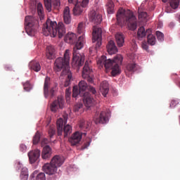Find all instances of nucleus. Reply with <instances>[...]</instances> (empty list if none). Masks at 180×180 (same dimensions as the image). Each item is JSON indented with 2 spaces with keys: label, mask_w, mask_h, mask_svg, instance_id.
Listing matches in <instances>:
<instances>
[{
  "label": "nucleus",
  "mask_w": 180,
  "mask_h": 180,
  "mask_svg": "<svg viewBox=\"0 0 180 180\" xmlns=\"http://www.w3.org/2000/svg\"><path fill=\"white\" fill-rule=\"evenodd\" d=\"M109 113L105 111L101 112V113L96 112L94 116L93 120L95 124H106L109 121Z\"/></svg>",
  "instance_id": "nucleus-9"
},
{
  "label": "nucleus",
  "mask_w": 180,
  "mask_h": 180,
  "mask_svg": "<svg viewBox=\"0 0 180 180\" xmlns=\"http://www.w3.org/2000/svg\"><path fill=\"white\" fill-rule=\"evenodd\" d=\"M84 22H80L77 26V33L83 35L79 37V39L76 41V44L73 47V59L72 60V67L77 68V71L82 67L85 62V56L83 53H79V50L84 47L85 43V36L84 34Z\"/></svg>",
  "instance_id": "nucleus-1"
},
{
  "label": "nucleus",
  "mask_w": 180,
  "mask_h": 180,
  "mask_svg": "<svg viewBox=\"0 0 180 180\" xmlns=\"http://www.w3.org/2000/svg\"><path fill=\"white\" fill-rule=\"evenodd\" d=\"M89 90L91 93H92L93 94H96V90L95 89V88L92 87V86H89Z\"/></svg>",
  "instance_id": "nucleus-51"
},
{
  "label": "nucleus",
  "mask_w": 180,
  "mask_h": 180,
  "mask_svg": "<svg viewBox=\"0 0 180 180\" xmlns=\"http://www.w3.org/2000/svg\"><path fill=\"white\" fill-rule=\"evenodd\" d=\"M163 3H167L169 1L170 7L175 10L179 6V0H162Z\"/></svg>",
  "instance_id": "nucleus-31"
},
{
  "label": "nucleus",
  "mask_w": 180,
  "mask_h": 180,
  "mask_svg": "<svg viewBox=\"0 0 180 180\" xmlns=\"http://www.w3.org/2000/svg\"><path fill=\"white\" fill-rule=\"evenodd\" d=\"M43 34L46 37H56L58 35L59 39H61L66 34V29L62 22L57 24L56 21L47 20L43 26Z\"/></svg>",
  "instance_id": "nucleus-3"
},
{
  "label": "nucleus",
  "mask_w": 180,
  "mask_h": 180,
  "mask_svg": "<svg viewBox=\"0 0 180 180\" xmlns=\"http://www.w3.org/2000/svg\"><path fill=\"white\" fill-rule=\"evenodd\" d=\"M83 108V105L82 103L76 104L75 107L73 108V111L75 112H79L80 110H82Z\"/></svg>",
  "instance_id": "nucleus-42"
},
{
  "label": "nucleus",
  "mask_w": 180,
  "mask_h": 180,
  "mask_svg": "<svg viewBox=\"0 0 180 180\" xmlns=\"http://www.w3.org/2000/svg\"><path fill=\"white\" fill-rule=\"evenodd\" d=\"M89 20L90 22L98 25L102 22V15L97 13L96 11H91L89 14Z\"/></svg>",
  "instance_id": "nucleus-13"
},
{
  "label": "nucleus",
  "mask_w": 180,
  "mask_h": 180,
  "mask_svg": "<svg viewBox=\"0 0 180 180\" xmlns=\"http://www.w3.org/2000/svg\"><path fill=\"white\" fill-rule=\"evenodd\" d=\"M174 22H170L169 25V27L170 28L174 27Z\"/></svg>",
  "instance_id": "nucleus-60"
},
{
  "label": "nucleus",
  "mask_w": 180,
  "mask_h": 180,
  "mask_svg": "<svg viewBox=\"0 0 180 180\" xmlns=\"http://www.w3.org/2000/svg\"><path fill=\"white\" fill-rule=\"evenodd\" d=\"M100 91L101 94L104 96L106 97L107 95L109 93V84L106 80H103L100 86Z\"/></svg>",
  "instance_id": "nucleus-24"
},
{
  "label": "nucleus",
  "mask_w": 180,
  "mask_h": 180,
  "mask_svg": "<svg viewBox=\"0 0 180 180\" xmlns=\"http://www.w3.org/2000/svg\"><path fill=\"white\" fill-rule=\"evenodd\" d=\"M49 142L47 139H43L41 142V146H44L46 144L49 143Z\"/></svg>",
  "instance_id": "nucleus-47"
},
{
  "label": "nucleus",
  "mask_w": 180,
  "mask_h": 180,
  "mask_svg": "<svg viewBox=\"0 0 180 180\" xmlns=\"http://www.w3.org/2000/svg\"><path fill=\"white\" fill-rule=\"evenodd\" d=\"M82 134L79 131L75 132L74 134L69 139V142L72 146H77L81 141Z\"/></svg>",
  "instance_id": "nucleus-17"
},
{
  "label": "nucleus",
  "mask_w": 180,
  "mask_h": 180,
  "mask_svg": "<svg viewBox=\"0 0 180 180\" xmlns=\"http://www.w3.org/2000/svg\"><path fill=\"white\" fill-rule=\"evenodd\" d=\"M170 8L169 7H167L166 9H165V12L167 13H171V10H169Z\"/></svg>",
  "instance_id": "nucleus-57"
},
{
  "label": "nucleus",
  "mask_w": 180,
  "mask_h": 180,
  "mask_svg": "<svg viewBox=\"0 0 180 180\" xmlns=\"http://www.w3.org/2000/svg\"><path fill=\"white\" fill-rule=\"evenodd\" d=\"M44 4L46 10L49 12L51 11V8H52V1L51 0H44Z\"/></svg>",
  "instance_id": "nucleus-38"
},
{
  "label": "nucleus",
  "mask_w": 180,
  "mask_h": 180,
  "mask_svg": "<svg viewBox=\"0 0 180 180\" xmlns=\"http://www.w3.org/2000/svg\"><path fill=\"white\" fill-rule=\"evenodd\" d=\"M20 175H28V169L27 167H22Z\"/></svg>",
  "instance_id": "nucleus-45"
},
{
  "label": "nucleus",
  "mask_w": 180,
  "mask_h": 180,
  "mask_svg": "<svg viewBox=\"0 0 180 180\" xmlns=\"http://www.w3.org/2000/svg\"><path fill=\"white\" fill-rule=\"evenodd\" d=\"M65 42L72 44L77 41V34L73 32H68L65 37Z\"/></svg>",
  "instance_id": "nucleus-26"
},
{
  "label": "nucleus",
  "mask_w": 180,
  "mask_h": 180,
  "mask_svg": "<svg viewBox=\"0 0 180 180\" xmlns=\"http://www.w3.org/2000/svg\"><path fill=\"white\" fill-rule=\"evenodd\" d=\"M82 97H83V103H84L86 107L90 108L95 104L94 99L89 93H84V95L82 96Z\"/></svg>",
  "instance_id": "nucleus-18"
},
{
  "label": "nucleus",
  "mask_w": 180,
  "mask_h": 180,
  "mask_svg": "<svg viewBox=\"0 0 180 180\" xmlns=\"http://www.w3.org/2000/svg\"><path fill=\"white\" fill-rule=\"evenodd\" d=\"M46 57L49 60H53L56 57V49L53 45L46 47Z\"/></svg>",
  "instance_id": "nucleus-23"
},
{
  "label": "nucleus",
  "mask_w": 180,
  "mask_h": 180,
  "mask_svg": "<svg viewBox=\"0 0 180 180\" xmlns=\"http://www.w3.org/2000/svg\"><path fill=\"white\" fill-rule=\"evenodd\" d=\"M115 4L112 1H108L107 4V13L108 14H113L115 13Z\"/></svg>",
  "instance_id": "nucleus-34"
},
{
  "label": "nucleus",
  "mask_w": 180,
  "mask_h": 180,
  "mask_svg": "<svg viewBox=\"0 0 180 180\" xmlns=\"http://www.w3.org/2000/svg\"><path fill=\"white\" fill-rule=\"evenodd\" d=\"M90 146V142H87L84 143V146H83V148H87Z\"/></svg>",
  "instance_id": "nucleus-56"
},
{
  "label": "nucleus",
  "mask_w": 180,
  "mask_h": 180,
  "mask_svg": "<svg viewBox=\"0 0 180 180\" xmlns=\"http://www.w3.org/2000/svg\"><path fill=\"white\" fill-rule=\"evenodd\" d=\"M102 28L98 26H93L92 43L95 44L94 50L97 51L102 44Z\"/></svg>",
  "instance_id": "nucleus-8"
},
{
  "label": "nucleus",
  "mask_w": 180,
  "mask_h": 180,
  "mask_svg": "<svg viewBox=\"0 0 180 180\" xmlns=\"http://www.w3.org/2000/svg\"><path fill=\"white\" fill-rule=\"evenodd\" d=\"M20 150L22 151V152H25L26 150H27V146L25 145V144H21L20 146Z\"/></svg>",
  "instance_id": "nucleus-48"
},
{
  "label": "nucleus",
  "mask_w": 180,
  "mask_h": 180,
  "mask_svg": "<svg viewBox=\"0 0 180 180\" xmlns=\"http://www.w3.org/2000/svg\"><path fill=\"white\" fill-rule=\"evenodd\" d=\"M89 0H83L82 3L79 1L75 3V8H73V15H79L82 13L84 8L86 7Z\"/></svg>",
  "instance_id": "nucleus-11"
},
{
  "label": "nucleus",
  "mask_w": 180,
  "mask_h": 180,
  "mask_svg": "<svg viewBox=\"0 0 180 180\" xmlns=\"http://www.w3.org/2000/svg\"><path fill=\"white\" fill-rule=\"evenodd\" d=\"M126 69L129 72H134L137 70V65L136 63H129L127 65Z\"/></svg>",
  "instance_id": "nucleus-36"
},
{
  "label": "nucleus",
  "mask_w": 180,
  "mask_h": 180,
  "mask_svg": "<svg viewBox=\"0 0 180 180\" xmlns=\"http://www.w3.org/2000/svg\"><path fill=\"white\" fill-rule=\"evenodd\" d=\"M69 4H77L79 1V0H68Z\"/></svg>",
  "instance_id": "nucleus-53"
},
{
  "label": "nucleus",
  "mask_w": 180,
  "mask_h": 180,
  "mask_svg": "<svg viewBox=\"0 0 180 180\" xmlns=\"http://www.w3.org/2000/svg\"><path fill=\"white\" fill-rule=\"evenodd\" d=\"M54 92L55 91L53 90V89H52L50 91V94H51V96L53 97L54 96Z\"/></svg>",
  "instance_id": "nucleus-58"
},
{
  "label": "nucleus",
  "mask_w": 180,
  "mask_h": 180,
  "mask_svg": "<svg viewBox=\"0 0 180 180\" xmlns=\"http://www.w3.org/2000/svg\"><path fill=\"white\" fill-rule=\"evenodd\" d=\"M115 42H116L117 46L119 48L122 47L125 42V41H124L125 37H124V34L122 32H117L115 34Z\"/></svg>",
  "instance_id": "nucleus-21"
},
{
  "label": "nucleus",
  "mask_w": 180,
  "mask_h": 180,
  "mask_svg": "<svg viewBox=\"0 0 180 180\" xmlns=\"http://www.w3.org/2000/svg\"><path fill=\"white\" fill-rule=\"evenodd\" d=\"M39 140H40V134L39 131H37L33 138V143L37 144L39 142Z\"/></svg>",
  "instance_id": "nucleus-41"
},
{
  "label": "nucleus",
  "mask_w": 180,
  "mask_h": 180,
  "mask_svg": "<svg viewBox=\"0 0 180 180\" xmlns=\"http://www.w3.org/2000/svg\"><path fill=\"white\" fill-rule=\"evenodd\" d=\"M43 171L46 172L48 175H58V169L52 165L51 162L50 163H46L42 167Z\"/></svg>",
  "instance_id": "nucleus-14"
},
{
  "label": "nucleus",
  "mask_w": 180,
  "mask_h": 180,
  "mask_svg": "<svg viewBox=\"0 0 180 180\" xmlns=\"http://www.w3.org/2000/svg\"><path fill=\"white\" fill-rule=\"evenodd\" d=\"M148 44L150 46H155L156 44L157 40L155 36L149 33L147 37Z\"/></svg>",
  "instance_id": "nucleus-33"
},
{
  "label": "nucleus",
  "mask_w": 180,
  "mask_h": 180,
  "mask_svg": "<svg viewBox=\"0 0 180 180\" xmlns=\"http://www.w3.org/2000/svg\"><path fill=\"white\" fill-rule=\"evenodd\" d=\"M79 127H80V129L85 128V122L84 121L80 122V124L79 125Z\"/></svg>",
  "instance_id": "nucleus-52"
},
{
  "label": "nucleus",
  "mask_w": 180,
  "mask_h": 180,
  "mask_svg": "<svg viewBox=\"0 0 180 180\" xmlns=\"http://www.w3.org/2000/svg\"><path fill=\"white\" fill-rule=\"evenodd\" d=\"M107 51L109 55H113L117 53L118 49L115 45V43L113 40H110L108 41L106 46Z\"/></svg>",
  "instance_id": "nucleus-20"
},
{
  "label": "nucleus",
  "mask_w": 180,
  "mask_h": 180,
  "mask_svg": "<svg viewBox=\"0 0 180 180\" xmlns=\"http://www.w3.org/2000/svg\"><path fill=\"white\" fill-rule=\"evenodd\" d=\"M138 13H139V20L141 22H147V18L148 16L147 12L143 11L142 10L139 8Z\"/></svg>",
  "instance_id": "nucleus-30"
},
{
  "label": "nucleus",
  "mask_w": 180,
  "mask_h": 180,
  "mask_svg": "<svg viewBox=\"0 0 180 180\" xmlns=\"http://www.w3.org/2000/svg\"><path fill=\"white\" fill-rule=\"evenodd\" d=\"M68 90H66V98L67 100H68V98H70V94L68 93Z\"/></svg>",
  "instance_id": "nucleus-59"
},
{
  "label": "nucleus",
  "mask_w": 180,
  "mask_h": 180,
  "mask_svg": "<svg viewBox=\"0 0 180 180\" xmlns=\"http://www.w3.org/2000/svg\"><path fill=\"white\" fill-rule=\"evenodd\" d=\"M5 69L8 71L11 70V66H10L9 65H6L5 66Z\"/></svg>",
  "instance_id": "nucleus-55"
},
{
  "label": "nucleus",
  "mask_w": 180,
  "mask_h": 180,
  "mask_svg": "<svg viewBox=\"0 0 180 180\" xmlns=\"http://www.w3.org/2000/svg\"><path fill=\"white\" fill-rule=\"evenodd\" d=\"M155 34L158 41H164V33H162L160 31H156Z\"/></svg>",
  "instance_id": "nucleus-39"
},
{
  "label": "nucleus",
  "mask_w": 180,
  "mask_h": 180,
  "mask_svg": "<svg viewBox=\"0 0 180 180\" xmlns=\"http://www.w3.org/2000/svg\"><path fill=\"white\" fill-rule=\"evenodd\" d=\"M66 90H68V94H70V89H66Z\"/></svg>",
  "instance_id": "nucleus-62"
},
{
  "label": "nucleus",
  "mask_w": 180,
  "mask_h": 180,
  "mask_svg": "<svg viewBox=\"0 0 180 180\" xmlns=\"http://www.w3.org/2000/svg\"><path fill=\"white\" fill-rule=\"evenodd\" d=\"M82 77H83L84 79H87V82L89 83H93L94 82V79L92 77V69L89 66L88 61H86V63H84Z\"/></svg>",
  "instance_id": "nucleus-12"
},
{
  "label": "nucleus",
  "mask_w": 180,
  "mask_h": 180,
  "mask_svg": "<svg viewBox=\"0 0 180 180\" xmlns=\"http://www.w3.org/2000/svg\"><path fill=\"white\" fill-rule=\"evenodd\" d=\"M70 62V50L67 49L64 53V57H58L56 59L54 63V70L56 72H60L62 76L66 75L67 73L70 72L69 69Z\"/></svg>",
  "instance_id": "nucleus-5"
},
{
  "label": "nucleus",
  "mask_w": 180,
  "mask_h": 180,
  "mask_svg": "<svg viewBox=\"0 0 180 180\" xmlns=\"http://www.w3.org/2000/svg\"><path fill=\"white\" fill-rule=\"evenodd\" d=\"M64 99L63 97H58V99L53 101L51 105V110L56 112L58 109H63L64 107Z\"/></svg>",
  "instance_id": "nucleus-15"
},
{
  "label": "nucleus",
  "mask_w": 180,
  "mask_h": 180,
  "mask_svg": "<svg viewBox=\"0 0 180 180\" xmlns=\"http://www.w3.org/2000/svg\"><path fill=\"white\" fill-rule=\"evenodd\" d=\"M22 165H21L20 162H18V169H20V168H22Z\"/></svg>",
  "instance_id": "nucleus-61"
},
{
  "label": "nucleus",
  "mask_w": 180,
  "mask_h": 180,
  "mask_svg": "<svg viewBox=\"0 0 180 180\" xmlns=\"http://www.w3.org/2000/svg\"><path fill=\"white\" fill-rule=\"evenodd\" d=\"M23 87L26 91H30L32 89L31 84L28 81L23 84Z\"/></svg>",
  "instance_id": "nucleus-43"
},
{
  "label": "nucleus",
  "mask_w": 180,
  "mask_h": 180,
  "mask_svg": "<svg viewBox=\"0 0 180 180\" xmlns=\"http://www.w3.org/2000/svg\"><path fill=\"white\" fill-rule=\"evenodd\" d=\"M65 75H67L68 79L64 84V86L68 87L70 84V80L72 79V73L71 72H68V73H66Z\"/></svg>",
  "instance_id": "nucleus-37"
},
{
  "label": "nucleus",
  "mask_w": 180,
  "mask_h": 180,
  "mask_svg": "<svg viewBox=\"0 0 180 180\" xmlns=\"http://www.w3.org/2000/svg\"><path fill=\"white\" fill-rule=\"evenodd\" d=\"M64 21L66 25H70L71 22V16L70 13V8L66 6L63 11Z\"/></svg>",
  "instance_id": "nucleus-27"
},
{
  "label": "nucleus",
  "mask_w": 180,
  "mask_h": 180,
  "mask_svg": "<svg viewBox=\"0 0 180 180\" xmlns=\"http://www.w3.org/2000/svg\"><path fill=\"white\" fill-rule=\"evenodd\" d=\"M89 51H91V48L89 49Z\"/></svg>",
  "instance_id": "nucleus-63"
},
{
  "label": "nucleus",
  "mask_w": 180,
  "mask_h": 180,
  "mask_svg": "<svg viewBox=\"0 0 180 180\" xmlns=\"http://www.w3.org/2000/svg\"><path fill=\"white\" fill-rule=\"evenodd\" d=\"M52 154V150L51 148L49 146H46L41 153V158L43 160H49Z\"/></svg>",
  "instance_id": "nucleus-25"
},
{
  "label": "nucleus",
  "mask_w": 180,
  "mask_h": 180,
  "mask_svg": "<svg viewBox=\"0 0 180 180\" xmlns=\"http://www.w3.org/2000/svg\"><path fill=\"white\" fill-rule=\"evenodd\" d=\"M132 43H133L134 49H137V44L136 43V41L135 40H132Z\"/></svg>",
  "instance_id": "nucleus-54"
},
{
  "label": "nucleus",
  "mask_w": 180,
  "mask_h": 180,
  "mask_svg": "<svg viewBox=\"0 0 180 180\" xmlns=\"http://www.w3.org/2000/svg\"><path fill=\"white\" fill-rule=\"evenodd\" d=\"M25 30L28 35L34 37L38 27L39 22L34 17L27 15L25 17Z\"/></svg>",
  "instance_id": "nucleus-7"
},
{
  "label": "nucleus",
  "mask_w": 180,
  "mask_h": 180,
  "mask_svg": "<svg viewBox=\"0 0 180 180\" xmlns=\"http://www.w3.org/2000/svg\"><path fill=\"white\" fill-rule=\"evenodd\" d=\"M116 18L119 24L127 23L130 30L135 31L137 29V18L131 10L119 8Z\"/></svg>",
  "instance_id": "nucleus-4"
},
{
  "label": "nucleus",
  "mask_w": 180,
  "mask_h": 180,
  "mask_svg": "<svg viewBox=\"0 0 180 180\" xmlns=\"http://www.w3.org/2000/svg\"><path fill=\"white\" fill-rule=\"evenodd\" d=\"M29 68L30 70H34V72H39L41 70V66L38 61L32 60L29 64Z\"/></svg>",
  "instance_id": "nucleus-29"
},
{
  "label": "nucleus",
  "mask_w": 180,
  "mask_h": 180,
  "mask_svg": "<svg viewBox=\"0 0 180 180\" xmlns=\"http://www.w3.org/2000/svg\"><path fill=\"white\" fill-rule=\"evenodd\" d=\"M88 88V85L84 80H82V82H79V89L77 86H73V94L72 96L73 98H76L78 95L82 96L86 94L85 91Z\"/></svg>",
  "instance_id": "nucleus-10"
},
{
  "label": "nucleus",
  "mask_w": 180,
  "mask_h": 180,
  "mask_svg": "<svg viewBox=\"0 0 180 180\" xmlns=\"http://www.w3.org/2000/svg\"><path fill=\"white\" fill-rule=\"evenodd\" d=\"M141 47L145 51H148V45L146 41H143L141 44Z\"/></svg>",
  "instance_id": "nucleus-44"
},
{
  "label": "nucleus",
  "mask_w": 180,
  "mask_h": 180,
  "mask_svg": "<svg viewBox=\"0 0 180 180\" xmlns=\"http://www.w3.org/2000/svg\"><path fill=\"white\" fill-rule=\"evenodd\" d=\"M40 153H41L40 150L36 149L34 150L30 151L28 153L30 161V162H32V164H34V162H36L38 158H39Z\"/></svg>",
  "instance_id": "nucleus-22"
},
{
  "label": "nucleus",
  "mask_w": 180,
  "mask_h": 180,
  "mask_svg": "<svg viewBox=\"0 0 180 180\" xmlns=\"http://www.w3.org/2000/svg\"><path fill=\"white\" fill-rule=\"evenodd\" d=\"M37 13L39 15L40 20H42L44 18V8L41 3L37 4Z\"/></svg>",
  "instance_id": "nucleus-35"
},
{
  "label": "nucleus",
  "mask_w": 180,
  "mask_h": 180,
  "mask_svg": "<svg viewBox=\"0 0 180 180\" xmlns=\"http://www.w3.org/2000/svg\"><path fill=\"white\" fill-rule=\"evenodd\" d=\"M176 105H178V101L173 100V101H172V102L170 103V107L174 108V107L176 106Z\"/></svg>",
  "instance_id": "nucleus-49"
},
{
  "label": "nucleus",
  "mask_w": 180,
  "mask_h": 180,
  "mask_svg": "<svg viewBox=\"0 0 180 180\" xmlns=\"http://www.w3.org/2000/svg\"><path fill=\"white\" fill-rule=\"evenodd\" d=\"M123 58L122 55H116L112 60L107 59L105 56H101L96 63L99 68H105L106 70H111L110 74L112 77H116L121 74L120 64L122 63Z\"/></svg>",
  "instance_id": "nucleus-2"
},
{
  "label": "nucleus",
  "mask_w": 180,
  "mask_h": 180,
  "mask_svg": "<svg viewBox=\"0 0 180 180\" xmlns=\"http://www.w3.org/2000/svg\"><path fill=\"white\" fill-rule=\"evenodd\" d=\"M53 5L55 7H58V6H60V2L59 1V0H53Z\"/></svg>",
  "instance_id": "nucleus-46"
},
{
  "label": "nucleus",
  "mask_w": 180,
  "mask_h": 180,
  "mask_svg": "<svg viewBox=\"0 0 180 180\" xmlns=\"http://www.w3.org/2000/svg\"><path fill=\"white\" fill-rule=\"evenodd\" d=\"M68 119V115H65L63 118H60L57 121V129H58V135L62 136L63 132H64V137H68L72 132V127L70 124H67Z\"/></svg>",
  "instance_id": "nucleus-6"
},
{
  "label": "nucleus",
  "mask_w": 180,
  "mask_h": 180,
  "mask_svg": "<svg viewBox=\"0 0 180 180\" xmlns=\"http://www.w3.org/2000/svg\"><path fill=\"white\" fill-rule=\"evenodd\" d=\"M49 134L50 138H52L56 134V127L55 126L52 125L50 127L49 129Z\"/></svg>",
  "instance_id": "nucleus-40"
},
{
  "label": "nucleus",
  "mask_w": 180,
  "mask_h": 180,
  "mask_svg": "<svg viewBox=\"0 0 180 180\" xmlns=\"http://www.w3.org/2000/svg\"><path fill=\"white\" fill-rule=\"evenodd\" d=\"M51 84V79L50 77H46L44 82V94L46 98H47L49 96V86Z\"/></svg>",
  "instance_id": "nucleus-28"
},
{
  "label": "nucleus",
  "mask_w": 180,
  "mask_h": 180,
  "mask_svg": "<svg viewBox=\"0 0 180 180\" xmlns=\"http://www.w3.org/2000/svg\"><path fill=\"white\" fill-rule=\"evenodd\" d=\"M35 175H37L36 180H46V174L44 172L38 174V171L36 170L32 174L31 178H34Z\"/></svg>",
  "instance_id": "nucleus-32"
},
{
  "label": "nucleus",
  "mask_w": 180,
  "mask_h": 180,
  "mask_svg": "<svg viewBox=\"0 0 180 180\" xmlns=\"http://www.w3.org/2000/svg\"><path fill=\"white\" fill-rule=\"evenodd\" d=\"M151 32H152L151 29H148L146 30L145 27L143 26H141L138 29L137 38L138 39L141 40L144 37H146V35L151 34Z\"/></svg>",
  "instance_id": "nucleus-19"
},
{
  "label": "nucleus",
  "mask_w": 180,
  "mask_h": 180,
  "mask_svg": "<svg viewBox=\"0 0 180 180\" xmlns=\"http://www.w3.org/2000/svg\"><path fill=\"white\" fill-rule=\"evenodd\" d=\"M20 180H28V174H20Z\"/></svg>",
  "instance_id": "nucleus-50"
},
{
  "label": "nucleus",
  "mask_w": 180,
  "mask_h": 180,
  "mask_svg": "<svg viewBox=\"0 0 180 180\" xmlns=\"http://www.w3.org/2000/svg\"><path fill=\"white\" fill-rule=\"evenodd\" d=\"M51 162L52 165L58 169L64 164L65 159L63 156L56 155L51 159Z\"/></svg>",
  "instance_id": "nucleus-16"
}]
</instances>
